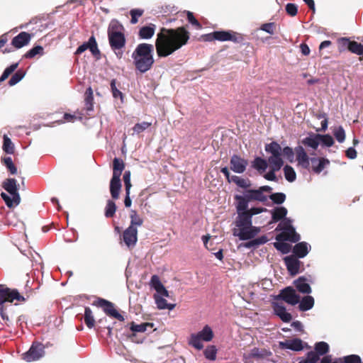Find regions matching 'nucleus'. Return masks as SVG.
<instances>
[{
    "instance_id": "45",
    "label": "nucleus",
    "mask_w": 363,
    "mask_h": 363,
    "mask_svg": "<svg viewBox=\"0 0 363 363\" xmlns=\"http://www.w3.org/2000/svg\"><path fill=\"white\" fill-rule=\"evenodd\" d=\"M116 211V205L112 200H108L105 208L104 215L106 218H112Z\"/></svg>"
},
{
    "instance_id": "35",
    "label": "nucleus",
    "mask_w": 363,
    "mask_h": 363,
    "mask_svg": "<svg viewBox=\"0 0 363 363\" xmlns=\"http://www.w3.org/2000/svg\"><path fill=\"white\" fill-rule=\"evenodd\" d=\"M125 168L124 162L122 160L117 157L113 161V177H120L123 170Z\"/></svg>"
},
{
    "instance_id": "64",
    "label": "nucleus",
    "mask_w": 363,
    "mask_h": 363,
    "mask_svg": "<svg viewBox=\"0 0 363 363\" xmlns=\"http://www.w3.org/2000/svg\"><path fill=\"white\" fill-rule=\"evenodd\" d=\"M281 154H283L290 162H292L294 158L295 150H294L290 147H285L283 150L281 149Z\"/></svg>"
},
{
    "instance_id": "49",
    "label": "nucleus",
    "mask_w": 363,
    "mask_h": 363,
    "mask_svg": "<svg viewBox=\"0 0 363 363\" xmlns=\"http://www.w3.org/2000/svg\"><path fill=\"white\" fill-rule=\"evenodd\" d=\"M26 72L23 69H18L17 72L11 77L9 81V86H13L18 83L25 76Z\"/></svg>"
},
{
    "instance_id": "24",
    "label": "nucleus",
    "mask_w": 363,
    "mask_h": 363,
    "mask_svg": "<svg viewBox=\"0 0 363 363\" xmlns=\"http://www.w3.org/2000/svg\"><path fill=\"white\" fill-rule=\"evenodd\" d=\"M249 196L245 191L244 196L235 195L234 199L237 201L236 209L238 213L247 211L248 207V203L250 202V199H248Z\"/></svg>"
},
{
    "instance_id": "8",
    "label": "nucleus",
    "mask_w": 363,
    "mask_h": 363,
    "mask_svg": "<svg viewBox=\"0 0 363 363\" xmlns=\"http://www.w3.org/2000/svg\"><path fill=\"white\" fill-rule=\"evenodd\" d=\"M93 306L101 308L104 313L111 317L115 318L120 321H124V317L120 314L114 307V304L102 298H97L93 303Z\"/></svg>"
},
{
    "instance_id": "55",
    "label": "nucleus",
    "mask_w": 363,
    "mask_h": 363,
    "mask_svg": "<svg viewBox=\"0 0 363 363\" xmlns=\"http://www.w3.org/2000/svg\"><path fill=\"white\" fill-rule=\"evenodd\" d=\"M317 137H318L319 143H322L324 145L327 147H331L334 144V140L333 137L330 135L317 134Z\"/></svg>"
},
{
    "instance_id": "15",
    "label": "nucleus",
    "mask_w": 363,
    "mask_h": 363,
    "mask_svg": "<svg viewBox=\"0 0 363 363\" xmlns=\"http://www.w3.org/2000/svg\"><path fill=\"white\" fill-rule=\"evenodd\" d=\"M122 238L127 247H133L138 241L137 228L129 226L123 231Z\"/></svg>"
},
{
    "instance_id": "18",
    "label": "nucleus",
    "mask_w": 363,
    "mask_h": 363,
    "mask_svg": "<svg viewBox=\"0 0 363 363\" xmlns=\"http://www.w3.org/2000/svg\"><path fill=\"white\" fill-rule=\"evenodd\" d=\"M33 34L27 32H21L12 39L11 45L16 48H21L30 43Z\"/></svg>"
},
{
    "instance_id": "19",
    "label": "nucleus",
    "mask_w": 363,
    "mask_h": 363,
    "mask_svg": "<svg viewBox=\"0 0 363 363\" xmlns=\"http://www.w3.org/2000/svg\"><path fill=\"white\" fill-rule=\"evenodd\" d=\"M295 155L298 164L303 168L309 169L311 158H309L302 146L298 145L295 147Z\"/></svg>"
},
{
    "instance_id": "53",
    "label": "nucleus",
    "mask_w": 363,
    "mask_h": 363,
    "mask_svg": "<svg viewBox=\"0 0 363 363\" xmlns=\"http://www.w3.org/2000/svg\"><path fill=\"white\" fill-rule=\"evenodd\" d=\"M337 361L339 363H362L360 357L357 354L347 355L342 359H338Z\"/></svg>"
},
{
    "instance_id": "10",
    "label": "nucleus",
    "mask_w": 363,
    "mask_h": 363,
    "mask_svg": "<svg viewBox=\"0 0 363 363\" xmlns=\"http://www.w3.org/2000/svg\"><path fill=\"white\" fill-rule=\"evenodd\" d=\"M213 37L218 41H232L236 43H241L244 40L242 34L233 30L214 31Z\"/></svg>"
},
{
    "instance_id": "63",
    "label": "nucleus",
    "mask_w": 363,
    "mask_h": 363,
    "mask_svg": "<svg viewBox=\"0 0 363 363\" xmlns=\"http://www.w3.org/2000/svg\"><path fill=\"white\" fill-rule=\"evenodd\" d=\"M18 67V63H13L7 68L5 69L3 74H1V82L7 79L10 74H11Z\"/></svg>"
},
{
    "instance_id": "38",
    "label": "nucleus",
    "mask_w": 363,
    "mask_h": 363,
    "mask_svg": "<svg viewBox=\"0 0 363 363\" xmlns=\"http://www.w3.org/2000/svg\"><path fill=\"white\" fill-rule=\"evenodd\" d=\"M2 149L6 154L13 155L15 152V145L6 135L3 136Z\"/></svg>"
},
{
    "instance_id": "46",
    "label": "nucleus",
    "mask_w": 363,
    "mask_h": 363,
    "mask_svg": "<svg viewBox=\"0 0 363 363\" xmlns=\"http://www.w3.org/2000/svg\"><path fill=\"white\" fill-rule=\"evenodd\" d=\"M267 241H268V240H267V237L263 235V236L259 237L252 240L245 242L244 244V246L247 248H251V247L259 246L260 245H263V244L266 243Z\"/></svg>"
},
{
    "instance_id": "1",
    "label": "nucleus",
    "mask_w": 363,
    "mask_h": 363,
    "mask_svg": "<svg viewBox=\"0 0 363 363\" xmlns=\"http://www.w3.org/2000/svg\"><path fill=\"white\" fill-rule=\"evenodd\" d=\"M190 33L184 26L177 28H162L157 33L155 48L159 57H166L186 45Z\"/></svg>"
},
{
    "instance_id": "60",
    "label": "nucleus",
    "mask_w": 363,
    "mask_h": 363,
    "mask_svg": "<svg viewBox=\"0 0 363 363\" xmlns=\"http://www.w3.org/2000/svg\"><path fill=\"white\" fill-rule=\"evenodd\" d=\"M152 125V123H148V122H142V123H136L134 127L133 128V130L135 133L139 134L142 132H143L144 130H145L146 129H147L149 127H150Z\"/></svg>"
},
{
    "instance_id": "14",
    "label": "nucleus",
    "mask_w": 363,
    "mask_h": 363,
    "mask_svg": "<svg viewBox=\"0 0 363 363\" xmlns=\"http://www.w3.org/2000/svg\"><path fill=\"white\" fill-rule=\"evenodd\" d=\"M88 49L94 56L100 55V51L98 48L97 43L94 35L89 38L88 42L84 43L79 46L74 54L79 55Z\"/></svg>"
},
{
    "instance_id": "22",
    "label": "nucleus",
    "mask_w": 363,
    "mask_h": 363,
    "mask_svg": "<svg viewBox=\"0 0 363 363\" xmlns=\"http://www.w3.org/2000/svg\"><path fill=\"white\" fill-rule=\"evenodd\" d=\"M311 162L312 170L315 174H320L330 164L329 160L324 157H312L311 158Z\"/></svg>"
},
{
    "instance_id": "48",
    "label": "nucleus",
    "mask_w": 363,
    "mask_h": 363,
    "mask_svg": "<svg viewBox=\"0 0 363 363\" xmlns=\"http://www.w3.org/2000/svg\"><path fill=\"white\" fill-rule=\"evenodd\" d=\"M274 246L283 254H287L291 250V245L284 241H277L274 243Z\"/></svg>"
},
{
    "instance_id": "6",
    "label": "nucleus",
    "mask_w": 363,
    "mask_h": 363,
    "mask_svg": "<svg viewBox=\"0 0 363 363\" xmlns=\"http://www.w3.org/2000/svg\"><path fill=\"white\" fill-rule=\"evenodd\" d=\"M213 338V332L211 327L206 325L203 327L202 330L191 335L189 340V345L198 350H201L203 347L202 341L209 342Z\"/></svg>"
},
{
    "instance_id": "2",
    "label": "nucleus",
    "mask_w": 363,
    "mask_h": 363,
    "mask_svg": "<svg viewBox=\"0 0 363 363\" xmlns=\"http://www.w3.org/2000/svg\"><path fill=\"white\" fill-rule=\"evenodd\" d=\"M154 46L149 43H140L132 53V58L135 69L140 73L150 70L154 63Z\"/></svg>"
},
{
    "instance_id": "9",
    "label": "nucleus",
    "mask_w": 363,
    "mask_h": 363,
    "mask_svg": "<svg viewBox=\"0 0 363 363\" xmlns=\"http://www.w3.org/2000/svg\"><path fill=\"white\" fill-rule=\"evenodd\" d=\"M44 346L38 342H33L30 349L22 354V359L28 362L37 361L44 356Z\"/></svg>"
},
{
    "instance_id": "32",
    "label": "nucleus",
    "mask_w": 363,
    "mask_h": 363,
    "mask_svg": "<svg viewBox=\"0 0 363 363\" xmlns=\"http://www.w3.org/2000/svg\"><path fill=\"white\" fill-rule=\"evenodd\" d=\"M313 306L314 298L311 296H306L299 301L298 308L301 311H307Z\"/></svg>"
},
{
    "instance_id": "43",
    "label": "nucleus",
    "mask_w": 363,
    "mask_h": 363,
    "mask_svg": "<svg viewBox=\"0 0 363 363\" xmlns=\"http://www.w3.org/2000/svg\"><path fill=\"white\" fill-rule=\"evenodd\" d=\"M283 170H284L285 179L288 182H293L296 180V172L294 171V168L291 166L286 164V166H284Z\"/></svg>"
},
{
    "instance_id": "51",
    "label": "nucleus",
    "mask_w": 363,
    "mask_h": 363,
    "mask_svg": "<svg viewBox=\"0 0 363 363\" xmlns=\"http://www.w3.org/2000/svg\"><path fill=\"white\" fill-rule=\"evenodd\" d=\"M320 359L318 354L315 351H310L306 354V358L301 360L298 363H317Z\"/></svg>"
},
{
    "instance_id": "28",
    "label": "nucleus",
    "mask_w": 363,
    "mask_h": 363,
    "mask_svg": "<svg viewBox=\"0 0 363 363\" xmlns=\"http://www.w3.org/2000/svg\"><path fill=\"white\" fill-rule=\"evenodd\" d=\"M156 26L150 23L148 26H143L138 31V37L140 39H150L155 34Z\"/></svg>"
},
{
    "instance_id": "13",
    "label": "nucleus",
    "mask_w": 363,
    "mask_h": 363,
    "mask_svg": "<svg viewBox=\"0 0 363 363\" xmlns=\"http://www.w3.org/2000/svg\"><path fill=\"white\" fill-rule=\"evenodd\" d=\"M259 232V228L252 225L239 228V232L235 229L233 235L238 236L241 240H247L253 238Z\"/></svg>"
},
{
    "instance_id": "4",
    "label": "nucleus",
    "mask_w": 363,
    "mask_h": 363,
    "mask_svg": "<svg viewBox=\"0 0 363 363\" xmlns=\"http://www.w3.org/2000/svg\"><path fill=\"white\" fill-rule=\"evenodd\" d=\"M1 186L8 193L1 192V199L4 200L8 208H14L21 201L18 193L19 184H18L16 179L7 178L4 180Z\"/></svg>"
},
{
    "instance_id": "30",
    "label": "nucleus",
    "mask_w": 363,
    "mask_h": 363,
    "mask_svg": "<svg viewBox=\"0 0 363 363\" xmlns=\"http://www.w3.org/2000/svg\"><path fill=\"white\" fill-rule=\"evenodd\" d=\"M1 163L4 164L9 174H17V167L11 157H5L4 158H1Z\"/></svg>"
},
{
    "instance_id": "17",
    "label": "nucleus",
    "mask_w": 363,
    "mask_h": 363,
    "mask_svg": "<svg viewBox=\"0 0 363 363\" xmlns=\"http://www.w3.org/2000/svg\"><path fill=\"white\" fill-rule=\"evenodd\" d=\"M286 269L291 276H295L299 272L301 262L294 255L287 256L284 258Z\"/></svg>"
},
{
    "instance_id": "54",
    "label": "nucleus",
    "mask_w": 363,
    "mask_h": 363,
    "mask_svg": "<svg viewBox=\"0 0 363 363\" xmlns=\"http://www.w3.org/2000/svg\"><path fill=\"white\" fill-rule=\"evenodd\" d=\"M150 284L157 293H158L163 287L164 285L162 284L160 277L157 275H152L150 279Z\"/></svg>"
},
{
    "instance_id": "61",
    "label": "nucleus",
    "mask_w": 363,
    "mask_h": 363,
    "mask_svg": "<svg viewBox=\"0 0 363 363\" xmlns=\"http://www.w3.org/2000/svg\"><path fill=\"white\" fill-rule=\"evenodd\" d=\"M335 139L339 143H343L345 139V132L342 126L337 127L333 132Z\"/></svg>"
},
{
    "instance_id": "44",
    "label": "nucleus",
    "mask_w": 363,
    "mask_h": 363,
    "mask_svg": "<svg viewBox=\"0 0 363 363\" xmlns=\"http://www.w3.org/2000/svg\"><path fill=\"white\" fill-rule=\"evenodd\" d=\"M130 225L133 228L136 226H141L143 223V220L140 217L136 211L132 210L130 213Z\"/></svg>"
},
{
    "instance_id": "39",
    "label": "nucleus",
    "mask_w": 363,
    "mask_h": 363,
    "mask_svg": "<svg viewBox=\"0 0 363 363\" xmlns=\"http://www.w3.org/2000/svg\"><path fill=\"white\" fill-rule=\"evenodd\" d=\"M154 324L152 323H143L141 324H135L134 322L130 323V330L135 333H144L148 328H152Z\"/></svg>"
},
{
    "instance_id": "12",
    "label": "nucleus",
    "mask_w": 363,
    "mask_h": 363,
    "mask_svg": "<svg viewBox=\"0 0 363 363\" xmlns=\"http://www.w3.org/2000/svg\"><path fill=\"white\" fill-rule=\"evenodd\" d=\"M272 188L269 186H262L257 189H249L246 192L248 194V199L251 201H257L260 202H265L267 200V196L264 194V192L270 193Z\"/></svg>"
},
{
    "instance_id": "57",
    "label": "nucleus",
    "mask_w": 363,
    "mask_h": 363,
    "mask_svg": "<svg viewBox=\"0 0 363 363\" xmlns=\"http://www.w3.org/2000/svg\"><path fill=\"white\" fill-rule=\"evenodd\" d=\"M269 197L276 204H281L286 200V195L284 193H274Z\"/></svg>"
},
{
    "instance_id": "37",
    "label": "nucleus",
    "mask_w": 363,
    "mask_h": 363,
    "mask_svg": "<svg viewBox=\"0 0 363 363\" xmlns=\"http://www.w3.org/2000/svg\"><path fill=\"white\" fill-rule=\"evenodd\" d=\"M84 320L86 325L89 329H91L95 325V319L94 317L93 312L89 307H85Z\"/></svg>"
},
{
    "instance_id": "29",
    "label": "nucleus",
    "mask_w": 363,
    "mask_h": 363,
    "mask_svg": "<svg viewBox=\"0 0 363 363\" xmlns=\"http://www.w3.org/2000/svg\"><path fill=\"white\" fill-rule=\"evenodd\" d=\"M294 284L300 293L306 294L311 293V288L310 285L306 283V279L304 277H298L294 281Z\"/></svg>"
},
{
    "instance_id": "56",
    "label": "nucleus",
    "mask_w": 363,
    "mask_h": 363,
    "mask_svg": "<svg viewBox=\"0 0 363 363\" xmlns=\"http://www.w3.org/2000/svg\"><path fill=\"white\" fill-rule=\"evenodd\" d=\"M144 13V10L141 9H134L130 10V14L131 16L130 23L132 24H136L138 22V18L142 16Z\"/></svg>"
},
{
    "instance_id": "36",
    "label": "nucleus",
    "mask_w": 363,
    "mask_h": 363,
    "mask_svg": "<svg viewBox=\"0 0 363 363\" xmlns=\"http://www.w3.org/2000/svg\"><path fill=\"white\" fill-rule=\"evenodd\" d=\"M154 298L159 309L172 310L175 307V304L168 303L166 299L158 294H155Z\"/></svg>"
},
{
    "instance_id": "34",
    "label": "nucleus",
    "mask_w": 363,
    "mask_h": 363,
    "mask_svg": "<svg viewBox=\"0 0 363 363\" xmlns=\"http://www.w3.org/2000/svg\"><path fill=\"white\" fill-rule=\"evenodd\" d=\"M301 143L303 145L311 147L314 150L318 148L320 144L317 134L310 135L308 137L305 138Z\"/></svg>"
},
{
    "instance_id": "47",
    "label": "nucleus",
    "mask_w": 363,
    "mask_h": 363,
    "mask_svg": "<svg viewBox=\"0 0 363 363\" xmlns=\"http://www.w3.org/2000/svg\"><path fill=\"white\" fill-rule=\"evenodd\" d=\"M231 180L239 187L243 189L249 188L251 186V182L249 179H242L236 175H233L231 177Z\"/></svg>"
},
{
    "instance_id": "3",
    "label": "nucleus",
    "mask_w": 363,
    "mask_h": 363,
    "mask_svg": "<svg viewBox=\"0 0 363 363\" xmlns=\"http://www.w3.org/2000/svg\"><path fill=\"white\" fill-rule=\"evenodd\" d=\"M265 151L270 153L271 156L268 157V162L270 167V171L264 174V177L269 181H277L275 172L279 171L284 165V160L281 158V147L275 141H273L265 145Z\"/></svg>"
},
{
    "instance_id": "16",
    "label": "nucleus",
    "mask_w": 363,
    "mask_h": 363,
    "mask_svg": "<svg viewBox=\"0 0 363 363\" xmlns=\"http://www.w3.org/2000/svg\"><path fill=\"white\" fill-rule=\"evenodd\" d=\"M230 169L236 173H243L248 164L247 160L241 157L240 155H233L230 161Z\"/></svg>"
},
{
    "instance_id": "40",
    "label": "nucleus",
    "mask_w": 363,
    "mask_h": 363,
    "mask_svg": "<svg viewBox=\"0 0 363 363\" xmlns=\"http://www.w3.org/2000/svg\"><path fill=\"white\" fill-rule=\"evenodd\" d=\"M349 51L352 53L356 54L363 57V45L354 40H351V43H349ZM360 60H362V57H359Z\"/></svg>"
},
{
    "instance_id": "23",
    "label": "nucleus",
    "mask_w": 363,
    "mask_h": 363,
    "mask_svg": "<svg viewBox=\"0 0 363 363\" xmlns=\"http://www.w3.org/2000/svg\"><path fill=\"white\" fill-rule=\"evenodd\" d=\"M310 245L306 242H300L296 244L293 247L294 255L298 258L305 257L309 252Z\"/></svg>"
},
{
    "instance_id": "59",
    "label": "nucleus",
    "mask_w": 363,
    "mask_h": 363,
    "mask_svg": "<svg viewBox=\"0 0 363 363\" xmlns=\"http://www.w3.org/2000/svg\"><path fill=\"white\" fill-rule=\"evenodd\" d=\"M265 354L264 350H259L257 347L252 348L248 354V358L259 359L264 357Z\"/></svg>"
},
{
    "instance_id": "5",
    "label": "nucleus",
    "mask_w": 363,
    "mask_h": 363,
    "mask_svg": "<svg viewBox=\"0 0 363 363\" xmlns=\"http://www.w3.org/2000/svg\"><path fill=\"white\" fill-rule=\"evenodd\" d=\"M14 301H17L15 303V305H17L18 303L26 302V298L18 292V289H11L5 284H1V319L5 320L7 326H9V323H11V321L8 315H6L3 312V304L6 302L13 303Z\"/></svg>"
},
{
    "instance_id": "20",
    "label": "nucleus",
    "mask_w": 363,
    "mask_h": 363,
    "mask_svg": "<svg viewBox=\"0 0 363 363\" xmlns=\"http://www.w3.org/2000/svg\"><path fill=\"white\" fill-rule=\"evenodd\" d=\"M276 240L277 241H290L291 242H296L300 240V235L296 232L294 228H291V229L283 231L277 235Z\"/></svg>"
},
{
    "instance_id": "58",
    "label": "nucleus",
    "mask_w": 363,
    "mask_h": 363,
    "mask_svg": "<svg viewBox=\"0 0 363 363\" xmlns=\"http://www.w3.org/2000/svg\"><path fill=\"white\" fill-rule=\"evenodd\" d=\"M116 79H113L111 81V92H112V94H113V96L115 98V99H117V98H120L121 99V101H123V93L116 87Z\"/></svg>"
},
{
    "instance_id": "41",
    "label": "nucleus",
    "mask_w": 363,
    "mask_h": 363,
    "mask_svg": "<svg viewBox=\"0 0 363 363\" xmlns=\"http://www.w3.org/2000/svg\"><path fill=\"white\" fill-rule=\"evenodd\" d=\"M44 54V49L40 45H36L27 51L24 55L23 57L26 59H32L35 57L37 55H43Z\"/></svg>"
},
{
    "instance_id": "26",
    "label": "nucleus",
    "mask_w": 363,
    "mask_h": 363,
    "mask_svg": "<svg viewBox=\"0 0 363 363\" xmlns=\"http://www.w3.org/2000/svg\"><path fill=\"white\" fill-rule=\"evenodd\" d=\"M238 216L237 217L235 225L238 228L250 226L252 225V218L250 215L247 211L239 212L238 213Z\"/></svg>"
},
{
    "instance_id": "33",
    "label": "nucleus",
    "mask_w": 363,
    "mask_h": 363,
    "mask_svg": "<svg viewBox=\"0 0 363 363\" xmlns=\"http://www.w3.org/2000/svg\"><path fill=\"white\" fill-rule=\"evenodd\" d=\"M287 209L285 207H276L272 211V219L273 222H277L285 218L287 214Z\"/></svg>"
},
{
    "instance_id": "62",
    "label": "nucleus",
    "mask_w": 363,
    "mask_h": 363,
    "mask_svg": "<svg viewBox=\"0 0 363 363\" xmlns=\"http://www.w3.org/2000/svg\"><path fill=\"white\" fill-rule=\"evenodd\" d=\"M123 26L118 23L116 21H112L108 28V35L111 33H122L121 30Z\"/></svg>"
},
{
    "instance_id": "27",
    "label": "nucleus",
    "mask_w": 363,
    "mask_h": 363,
    "mask_svg": "<svg viewBox=\"0 0 363 363\" xmlns=\"http://www.w3.org/2000/svg\"><path fill=\"white\" fill-rule=\"evenodd\" d=\"M121 189V182L120 177H112L110 182V193L113 199H118Z\"/></svg>"
},
{
    "instance_id": "42",
    "label": "nucleus",
    "mask_w": 363,
    "mask_h": 363,
    "mask_svg": "<svg viewBox=\"0 0 363 363\" xmlns=\"http://www.w3.org/2000/svg\"><path fill=\"white\" fill-rule=\"evenodd\" d=\"M314 351L318 354V356L326 354L329 352V345L325 342H318L315 343Z\"/></svg>"
},
{
    "instance_id": "25",
    "label": "nucleus",
    "mask_w": 363,
    "mask_h": 363,
    "mask_svg": "<svg viewBox=\"0 0 363 363\" xmlns=\"http://www.w3.org/2000/svg\"><path fill=\"white\" fill-rule=\"evenodd\" d=\"M274 311L275 314L279 316L283 322L289 323L291 320V315L286 311V307L282 304L275 303Z\"/></svg>"
},
{
    "instance_id": "7",
    "label": "nucleus",
    "mask_w": 363,
    "mask_h": 363,
    "mask_svg": "<svg viewBox=\"0 0 363 363\" xmlns=\"http://www.w3.org/2000/svg\"><path fill=\"white\" fill-rule=\"evenodd\" d=\"M108 37V41L111 49L115 52L118 59L122 58L123 52L122 49L125 45V37L123 33H111Z\"/></svg>"
},
{
    "instance_id": "31",
    "label": "nucleus",
    "mask_w": 363,
    "mask_h": 363,
    "mask_svg": "<svg viewBox=\"0 0 363 363\" xmlns=\"http://www.w3.org/2000/svg\"><path fill=\"white\" fill-rule=\"evenodd\" d=\"M84 106L87 111H93L94 108V95L91 86L86 89L84 93Z\"/></svg>"
},
{
    "instance_id": "50",
    "label": "nucleus",
    "mask_w": 363,
    "mask_h": 363,
    "mask_svg": "<svg viewBox=\"0 0 363 363\" xmlns=\"http://www.w3.org/2000/svg\"><path fill=\"white\" fill-rule=\"evenodd\" d=\"M267 162L268 160L266 161L264 159L261 157H256L253 161L252 167L259 171H264L268 166Z\"/></svg>"
},
{
    "instance_id": "11",
    "label": "nucleus",
    "mask_w": 363,
    "mask_h": 363,
    "mask_svg": "<svg viewBox=\"0 0 363 363\" xmlns=\"http://www.w3.org/2000/svg\"><path fill=\"white\" fill-rule=\"evenodd\" d=\"M278 298L292 306H295L300 301V296L291 286H287L282 289L278 296Z\"/></svg>"
},
{
    "instance_id": "52",
    "label": "nucleus",
    "mask_w": 363,
    "mask_h": 363,
    "mask_svg": "<svg viewBox=\"0 0 363 363\" xmlns=\"http://www.w3.org/2000/svg\"><path fill=\"white\" fill-rule=\"evenodd\" d=\"M203 354L206 359L214 361L216 359L217 349L214 345L208 346Z\"/></svg>"
},
{
    "instance_id": "21",
    "label": "nucleus",
    "mask_w": 363,
    "mask_h": 363,
    "mask_svg": "<svg viewBox=\"0 0 363 363\" xmlns=\"http://www.w3.org/2000/svg\"><path fill=\"white\" fill-rule=\"evenodd\" d=\"M279 346L281 349H289L294 351H301L303 349V341L299 338L280 342Z\"/></svg>"
}]
</instances>
